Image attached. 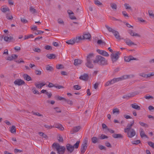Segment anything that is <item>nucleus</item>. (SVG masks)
<instances>
[{"label":"nucleus","instance_id":"53","mask_svg":"<svg viewBox=\"0 0 154 154\" xmlns=\"http://www.w3.org/2000/svg\"><path fill=\"white\" fill-rule=\"evenodd\" d=\"M45 94L47 95L48 98H50L52 95V94L51 92H48L47 91Z\"/></svg>","mask_w":154,"mask_h":154},{"label":"nucleus","instance_id":"57","mask_svg":"<svg viewBox=\"0 0 154 154\" xmlns=\"http://www.w3.org/2000/svg\"><path fill=\"white\" fill-rule=\"evenodd\" d=\"M124 6L125 8L126 9H129L131 8V7L130 5L128 4H124Z\"/></svg>","mask_w":154,"mask_h":154},{"label":"nucleus","instance_id":"55","mask_svg":"<svg viewBox=\"0 0 154 154\" xmlns=\"http://www.w3.org/2000/svg\"><path fill=\"white\" fill-rule=\"evenodd\" d=\"M32 90L34 94H40L39 92L38 91H36L35 88H33V89H32Z\"/></svg>","mask_w":154,"mask_h":154},{"label":"nucleus","instance_id":"58","mask_svg":"<svg viewBox=\"0 0 154 154\" xmlns=\"http://www.w3.org/2000/svg\"><path fill=\"white\" fill-rule=\"evenodd\" d=\"M33 51L36 52H37L38 53H39L41 52V50L39 48H35L33 49Z\"/></svg>","mask_w":154,"mask_h":154},{"label":"nucleus","instance_id":"31","mask_svg":"<svg viewBox=\"0 0 154 154\" xmlns=\"http://www.w3.org/2000/svg\"><path fill=\"white\" fill-rule=\"evenodd\" d=\"M130 35L132 36L139 37L140 35L138 33L133 32V31H131L129 32Z\"/></svg>","mask_w":154,"mask_h":154},{"label":"nucleus","instance_id":"36","mask_svg":"<svg viewBox=\"0 0 154 154\" xmlns=\"http://www.w3.org/2000/svg\"><path fill=\"white\" fill-rule=\"evenodd\" d=\"M110 6L112 9L116 10L117 8L116 5L114 3H110Z\"/></svg>","mask_w":154,"mask_h":154},{"label":"nucleus","instance_id":"40","mask_svg":"<svg viewBox=\"0 0 154 154\" xmlns=\"http://www.w3.org/2000/svg\"><path fill=\"white\" fill-rule=\"evenodd\" d=\"M64 128L60 124H58V130L63 131L64 130Z\"/></svg>","mask_w":154,"mask_h":154},{"label":"nucleus","instance_id":"29","mask_svg":"<svg viewBox=\"0 0 154 154\" xmlns=\"http://www.w3.org/2000/svg\"><path fill=\"white\" fill-rule=\"evenodd\" d=\"M13 37H12L11 36L8 37L5 36L4 38V40L6 42L10 41L11 40L13 39Z\"/></svg>","mask_w":154,"mask_h":154},{"label":"nucleus","instance_id":"9","mask_svg":"<svg viewBox=\"0 0 154 154\" xmlns=\"http://www.w3.org/2000/svg\"><path fill=\"white\" fill-rule=\"evenodd\" d=\"M14 83L16 85H24L25 82L21 79H17L14 81Z\"/></svg>","mask_w":154,"mask_h":154},{"label":"nucleus","instance_id":"2","mask_svg":"<svg viewBox=\"0 0 154 154\" xmlns=\"http://www.w3.org/2000/svg\"><path fill=\"white\" fill-rule=\"evenodd\" d=\"M106 27L109 32H112V33L115 37L118 40H120L123 39L121 38L119 35V33L118 31L108 26H106Z\"/></svg>","mask_w":154,"mask_h":154},{"label":"nucleus","instance_id":"46","mask_svg":"<svg viewBox=\"0 0 154 154\" xmlns=\"http://www.w3.org/2000/svg\"><path fill=\"white\" fill-rule=\"evenodd\" d=\"M97 43L99 45H105V43L101 40H98L97 42Z\"/></svg>","mask_w":154,"mask_h":154},{"label":"nucleus","instance_id":"33","mask_svg":"<svg viewBox=\"0 0 154 154\" xmlns=\"http://www.w3.org/2000/svg\"><path fill=\"white\" fill-rule=\"evenodd\" d=\"M34 37L33 35L31 34L28 35H25L24 40H25L30 38H33Z\"/></svg>","mask_w":154,"mask_h":154},{"label":"nucleus","instance_id":"24","mask_svg":"<svg viewBox=\"0 0 154 154\" xmlns=\"http://www.w3.org/2000/svg\"><path fill=\"white\" fill-rule=\"evenodd\" d=\"M53 149L54 150H56L58 152V143H54L52 145Z\"/></svg>","mask_w":154,"mask_h":154},{"label":"nucleus","instance_id":"15","mask_svg":"<svg viewBox=\"0 0 154 154\" xmlns=\"http://www.w3.org/2000/svg\"><path fill=\"white\" fill-rule=\"evenodd\" d=\"M66 148L68 151L70 152H72L74 149V146L69 144L66 145Z\"/></svg>","mask_w":154,"mask_h":154},{"label":"nucleus","instance_id":"22","mask_svg":"<svg viewBox=\"0 0 154 154\" xmlns=\"http://www.w3.org/2000/svg\"><path fill=\"white\" fill-rule=\"evenodd\" d=\"M45 84H44L43 83H41L39 84H37L36 83H35V85L36 87L38 88H42L43 86L45 85Z\"/></svg>","mask_w":154,"mask_h":154},{"label":"nucleus","instance_id":"37","mask_svg":"<svg viewBox=\"0 0 154 154\" xmlns=\"http://www.w3.org/2000/svg\"><path fill=\"white\" fill-rule=\"evenodd\" d=\"M29 11L32 14H34L36 12V10L33 8V7L31 6L30 7Z\"/></svg>","mask_w":154,"mask_h":154},{"label":"nucleus","instance_id":"23","mask_svg":"<svg viewBox=\"0 0 154 154\" xmlns=\"http://www.w3.org/2000/svg\"><path fill=\"white\" fill-rule=\"evenodd\" d=\"M66 43L68 44L73 45L75 43V38H73L70 40H68L66 42Z\"/></svg>","mask_w":154,"mask_h":154},{"label":"nucleus","instance_id":"61","mask_svg":"<svg viewBox=\"0 0 154 154\" xmlns=\"http://www.w3.org/2000/svg\"><path fill=\"white\" fill-rule=\"evenodd\" d=\"M14 152L15 153H17L18 152H22L23 151L21 150H19L17 149H15L14 150Z\"/></svg>","mask_w":154,"mask_h":154},{"label":"nucleus","instance_id":"30","mask_svg":"<svg viewBox=\"0 0 154 154\" xmlns=\"http://www.w3.org/2000/svg\"><path fill=\"white\" fill-rule=\"evenodd\" d=\"M1 11L3 13H5L7 11H10L8 7H6L5 8H2V7L1 8Z\"/></svg>","mask_w":154,"mask_h":154},{"label":"nucleus","instance_id":"54","mask_svg":"<svg viewBox=\"0 0 154 154\" xmlns=\"http://www.w3.org/2000/svg\"><path fill=\"white\" fill-rule=\"evenodd\" d=\"M107 138V137L104 134L101 135L99 137L100 139H104L105 138Z\"/></svg>","mask_w":154,"mask_h":154},{"label":"nucleus","instance_id":"41","mask_svg":"<svg viewBox=\"0 0 154 154\" xmlns=\"http://www.w3.org/2000/svg\"><path fill=\"white\" fill-rule=\"evenodd\" d=\"M131 95L130 94H128L125 95L123 97V98H125L127 99H128L131 96Z\"/></svg>","mask_w":154,"mask_h":154},{"label":"nucleus","instance_id":"64","mask_svg":"<svg viewBox=\"0 0 154 154\" xmlns=\"http://www.w3.org/2000/svg\"><path fill=\"white\" fill-rule=\"evenodd\" d=\"M124 117L126 119H131V117L130 116L126 115H124Z\"/></svg>","mask_w":154,"mask_h":154},{"label":"nucleus","instance_id":"5","mask_svg":"<svg viewBox=\"0 0 154 154\" xmlns=\"http://www.w3.org/2000/svg\"><path fill=\"white\" fill-rule=\"evenodd\" d=\"M93 57V54H89L87 57V63H86V65L89 68H91L93 67V65L92 63Z\"/></svg>","mask_w":154,"mask_h":154},{"label":"nucleus","instance_id":"1","mask_svg":"<svg viewBox=\"0 0 154 154\" xmlns=\"http://www.w3.org/2000/svg\"><path fill=\"white\" fill-rule=\"evenodd\" d=\"M134 121L133 120L131 122V124H128L126 127L124 129L125 132L127 133L128 136L129 138H132L136 134L135 130L134 129L131 128V127L134 125Z\"/></svg>","mask_w":154,"mask_h":154},{"label":"nucleus","instance_id":"38","mask_svg":"<svg viewBox=\"0 0 154 154\" xmlns=\"http://www.w3.org/2000/svg\"><path fill=\"white\" fill-rule=\"evenodd\" d=\"M140 140L132 141L131 142L132 144L135 145H137L138 144L140 143Z\"/></svg>","mask_w":154,"mask_h":154},{"label":"nucleus","instance_id":"44","mask_svg":"<svg viewBox=\"0 0 154 154\" xmlns=\"http://www.w3.org/2000/svg\"><path fill=\"white\" fill-rule=\"evenodd\" d=\"M35 73L38 75H40L42 74V72L39 70H36L35 71Z\"/></svg>","mask_w":154,"mask_h":154},{"label":"nucleus","instance_id":"20","mask_svg":"<svg viewBox=\"0 0 154 154\" xmlns=\"http://www.w3.org/2000/svg\"><path fill=\"white\" fill-rule=\"evenodd\" d=\"M23 77L24 79L27 81H29L31 80V77L27 74H24L23 75Z\"/></svg>","mask_w":154,"mask_h":154},{"label":"nucleus","instance_id":"39","mask_svg":"<svg viewBox=\"0 0 154 154\" xmlns=\"http://www.w3.org/2000/svg\"><path fill=\"white\" fill-rule=\"evenodd\" d=\"M63 140V137L60 135L58 134V142L62 143Z\"/></svg>","mask_w":154,"mask_h":154},{"label":"nucleus","instance_id":"59","mask_svg":"<svg viewBox=\"0 0 154 154\" xmlns=\"http://www.w3.org/2000/svg\"><path fill=\"white\" fill-rule=\"evenodd\" d=\"M44 32V31H42L41 30H37V32H35V34L36 35H38L39 34H41L42 33H43Z\"/></svg>","mask_w":154,"mask_h":154},{"label":"nucleus","instance_id":"11","mask_svg":"<svg viewBox=\"0 0 154 154\" xmlns=\"http://www.w3.org/2000/svg\"><path fill=\"white\" fill-rule=\"evenodd\" d=\"M97 52L100 54H101L104 56L106 57H108L109 56V54L108 53L105 51L103 50H97Z\"/></svg>","mask_w":154,"mask_h":154},{"label":"nucleus","instance_id":"25","mask_svg":"<svg viewBox=\"0 0 154 154\" xmlns=\"http://www.w3.org/2000/svg\"><path fill=\"white\" fill-rule=\"evenodd\" d=\"M140 135L142 138H147V137L145 134L144 132L143 129H141L140 132Z\"/></svg>","mask_w":154,"mask_h":154},{"label":"nucleus","instance_id":"48","mask_svg":"<svg viewBox=\"0 0 154 154\" xmlns=\"http://www.w3.org/2000/svg\"><path fill=\"white\" fill-rule=\"evenodd\" d=\"M46 102L48 104H50L52 105H53L54 104L55 102L53 100H47L46 101Z\"/></svg>","mask_w":154,"mask_h":154},{"label":"nucleus","instance_id":"45","mask_svg":"<svg viewBox=\"0 0 154 154\" xmlns=\"http://www.w3.org/2000/svg\"><path fill=\"white\" fill-rule=\"evenodd\" d=\"M79 143L80 141H77L76 143L73 146H74V148H77L79 146Z\"/></svg>","mask_w":154,"mask_h":154},{"label":"nucleus","instance_id":"6","mask_svg":"<svg viewBox=\"0 0 154 154\" xmlns=\"http://www.w3.org/2000/svg\"><path fill=\"white\" fill-rule=\"evenodd\" d=\"M128 78L127 75L123 76L122 77L114 78L111 80L110 81H109L107 82L105 84L106 86H109L111 84H113L116 82L119 81L123 80Z\"/></svg>","mask_w":154,"mask_h":154},{"label":"nucleus","instance_id":"35","mask_svg":"<svg viewBox=\"0 0 154 154\" xmlns=\"http://www.w3.org/2000/svg\"><path fill=\"white\" fill-rule=\"evenodd\" d=\"M91 140L93 143H95L97 142L98 139L96 137H93L91 138Z\"/></svg>","mask_w":154,"mask_h":154},{"label":"nucleus","instance_id":"51","mask_svg":"<svg viewBox=\"0 0 154 154\" xmlns=\"http://www.w3.org/2000/svg\"><path fill=\"white\" fill-rule=\"evenodd\" d=\"M52 69V67L49 65H47L46 67V69L47 71H51Z\"/></svg>","mask_w":154,"mask_h":154},{"label":"nucleus","instance_id":"47","mask_svg":"<svg viewBox=\"0 0 154 154\" xmlns=\"http://www.w3.org/2000/svg\"><path fill=\"white\" fill-rule=\"evenodd\" d=\"M6 17L7 19L8 20H12L13 18V17L12 15H10L8 14H6Z\"/></svg>","mask_w":154,"mask_h":154},{"label":"nucleus","instance_id":"62","mask_svg":"<svg viewBox=\"0 0 154 154\" xmlns=\"http://www.w3.org/2000/svg\"><path fill=\"white\" fill-rule=\"evenodd\" d=\"M21 21L23 23H26L28 22L26 20L22 18H21Z\"/></svg>","mask_w":154,"mask_h":154},{"label":"nucleus","instance_id":"60","mask_svg":"<svg viewBox=\"0 0 154 154\" xmlns=\"http://www.w3.org/2000/svg\"><path fill=\"white\" fill-rule=\"evenodd\" d=\"M148 144L150 146H151L152 147L154 148V143H153L152 142H148Z\"/></svg>","mask_w":154,"mask_h":154},{"label":"nucleus","instance_id":"10","mask_svg":"<svg viewBox=\"0 0 154 154\" xmlns=\"http://www.w3.org/2000/svg\"><path fill=\"white\" fill-rule=\"evenodd\" d=\"M65 150V148L64 146H61L58 145V153L63 154L64 153Z\"/></svg>","mask_w":154,"mask_h":154},{"label":"nucleus","instance_id":"42","mask_svg":"<svg viewBox=\"0 0 154 154\" xmlns=\"http://www.w3.org/2000/svg\"><path fill=\"white\" fill-rule=\"evenodd\" d=\"M80 128L79 126L75 127L73 128V130L74 132H77L80 130Z\"/></svg>","mask_w":154,"mask_h":154},{"label":"nucleus","instance_id":"8","mask_svg":"<svg viewBox=\"0 0 154 154\" xmlns=\"http://www.w3.org/2000/svg\"><path fill=\"white\" fill-rule=\"evenodd\" d=\"M111 57L112 61L114 62L116 61L119 58V53H112L111 55Z\"/></svg>","mask_w":154,"mask_h":154},{"label":"nucleus","instance_id":"12","mask_svg":"<svg viewBox=\"0 0 154 154\" xmlns=\"http://www.w3.org/2000/svg\"><path fill=\"white\" fill-rule=\"evenodd\" d=\"M124 60L125 61L129 62L131 60H136V59L133 57L131 56H129L127 57H124Z\"/></svg>","mask_w":154,"mask_h":154},{"label":"nucleus","instance_id":"16","mask_svg":"<svg viewBox=\"0 0 154 154\" xmlns=\"http://www.w3.org/2000/svg\"><path fill=\"white\" fill-rule=\"evenodd\" d=\"M126 43L129 46L134 45V43L129 39L126 38L124 40Z\"/></svg>","mask_w":154,"mask_h":154},{"label":"nucleus","instance_id":"56","mask_svg":"<svg viewBox=\"0 0 154 154\" xmlns=\"http://www.w3.org/2000/svg\"><path fill=\"white\" fill-rule=\"evenodd\" d=\"M74 88L76 90H79L81 89V87L78 85H75L74 86Z\"/></svg>","mask_w":154,"mask_h":154},{"label":"nucleus","instance_id":"26","mask_svg":"<svg viewBox=\"0 0 154 154\" xmlns=\"http://www.w3.org/2000/svg\"><path fill=\"white\" fill-rule=\"evenodd\" d=\"M82 63V61L80 60L75 59L74 60V64L75 66H77L81 64Z\"/></svg>","mask_w":154,"mask_h":154},{"label":"nucleus","instance_id":"50","mask_svg":"<svg viewBox=\"0 0 154 154\" xmlns=\"http://www.w3.org/2000/svg\"><path fill=\"white\" fill-rule=\"evenodd\" d=\"M45 48L47 50H51L52 49V47L49 45H46L45 47Z\"/></svg>","mask_w":154,"mask_h":154},{"label":"nucleus","instance_id":"18","mask_svg":"<svg viewBox=\"0 0 154 154\" xmlns=\"http://www.w3.org/2000/svg\"><path fill=\"white\" fill-rule=\"evenodd\" d=\"M132 107L134 109L140 110V107L137 105L136 103H134L131 104Z\"/></svg>","mask_w":154,"mask_h":154},{"label":"nucleus","instance_id":"13","mask_svg":"<svg viewBox=\"0 0 154 154\" xmlns=\"http://www.w3.org/2000/svg\"><path fill=\"white\" fill-rule=\"evenodd\" d=\"M83 39H89L91 38V35L89 33H85L83 34V36H82Z\"/></svg>","mask_w":154,"mask_h":154},{"label":"nucleus","instance_id":"63","mask_svg":"<svg viewBox=\"0 0 154 154\" xmlns=\"http://www.w3.org/2000/svg\"><path fill=\"white\" fill-rule=\"evenodd\" d=\"M9 4L10 5H14V2L12 0H8Z\"/></svg>","mask_w":154,"mask_h":154},{"label":"nucleus","instance_id":"7","mask_svg":"<svg viewBox=\"0 0 154 154\" xmlns=\"http://www.w3.org/2000/svg\"><path fill=\"white\" fill-rule=\"evenodd\" d=\"M128 78L127 75L123 76L122 77L114 78L111 80L110 81H109L107 82L105 84L106 86H109L111 84H113L116 82L119 81L123 80Z\"/></svg>","mask_w":154,"mask_h":154},{"label":"nucleus","instance_id":"27","mask_svg":"<svg viewBox=\"0 0 154 154\" xmlns=\"http://www.w3.org/2000/svg\"><path fill=\"white\" fill-rule=\"evenodd\" d=\"M153 75H154V72H152L149 73L147 75L143 74L142 75V76L145 78H147Z\"/></svg>","mask_w":154,"mask_h":154},{"label":"nucleus","instance_id":"49","mask_svg":"<svg viewBox=\"0 0 154 154\" xmlns=\"http://www.w3.org/2000/svg\"><path fill=\"white\" fill-rule=\"evenodd\" d=\"M113 113L118 114L119 113V110L118 109L116 108L113 110Z\"/></svg>","mask_w":154,"mask_h":154},{"label":"nucleus","instance_id":"43","mask_svg":"<svg viewBox=\"0 0 154 154\" xmlns=\"http://www.w3.org/2000/svg\"><path fill=\"white\" fill-rule=\"evenodd\" d=\"M38 134L40 136H42L43 137L45 138H46L47 137V135L45 134L43 132H39Z\"/></svg>","mask_w":154,"mask_h":154},{"label":"nucleus","instance_id":"17","mask_svg":"<svg viewBox=\"0 0 154 154\" xmlns=\"http://www.w3.org/2000/svg\"><path fill=\"white\" fill-rule=\"evenodd\" d=\"M88 78V76L87 74H85L81 75L79 78L80 79L83 80L85 81L87 80Z\"/></svg>","mask_w":154,"mask_h":154},{"label":"nucleus","instance_id":"19","mask_svg":"<svg viewBox=\"0 0 154 154\" xmlns=\"http://www.w3.org/2000/svg\"><path fill=\"white\" fill-rule=\"evenodd\" d=\"M83 39L82 36H77L75 38V43H78Z\"/></svg>","mask_w":154,"mask_h":154},{"label":"nucleus","instance_id":"3","mask_svg":"<svg viewBox=\"0 0 154 154\" xmlns=\"http://www.w3.org/2000/svg\"><path fill=\"white\" fill-rule=\"evenodd\" d=\"M106 27L109 32H112V33L115 37L118 40H120L123 39L121 38L119 35V33L118 31L108 26H106Z\"/></svg>","mask_w":154,"mask_h":154},{"label":"nucleus","instance_id":"28","mask_svg":"<svg viewBox=\"0 0 154 154\" xmlns=\"http://www.w3.org/2000/svg\"><path fill=\"white\" fill-rule=\"evenodd\" d=\"M94 3L95 4L100 7H102V3L98 0H94Z\"/></svg>","mask_w":154,"mask_h":154},{"label":"nucleus","instance_id":"21","mask_svg":"<svg viewBox=\"0 0 154 154\" xmlns=\"http://www.w3.org/2000/svg\"><path fill=\"white\" fill-rule=\"evenodd\" d=\"M46 56L48 58L50 59H53L56 57L55 55L54 54H48Z\"/></svg>","mask_w":154,"mask_h":154},{"label":"nucleus","instance_id":"32","mask_svg":"<svg viewBox=\"0 0 154 154\" xmlns=\"http://www.w3.org/2000/svg\"><path fill=\"white\" fill-rule=\"evenodd\" d=\"M10 131L11 133H15L16 132V128L14 125H13L10 128Z\"/></svg>","mask_w":154,"mask_h":154},{"label":"nucleus","instance_id":"4","mask_svg":"<svg viewBox=\"0 0 154 154\" xmlns=\"http://www.w3.org/2000/svg\"><path fill=\"white\" fill-rule=\"evenodd\" d=\"M94 62V63H98L103 65L107 64V60L104 57L100 56H97Z\"/></svg>","mask_w":154,"mask_h":154},{"label":"nucleus","instance_id":"52","mask_svg":"<svg viewBox=\"0 0 154 154\" xmlns=\"http://www.w3.org/2000/svg\"><path fill=\"white\" fill-rule=\"evenodd\" d=\"M148 12L150 16L152 17H154V15L152 10H149Z\"/></svg>","mask_w":154,"mask_h":154},{"label":"nucleus","instance_id":"14","mask_svg":"<svg viewBox=\"0 0 154 154\" xmlns=\"http://www.w3.org/2000/svg\"><path fill=\"white\" fill-rule=\"evenodd\" d=\"M87 146V143H85L82 145V148L81 149V152L84 153L85 151Z\"/></svg>","mask_w":154,"mask_h":154},{"label":"nucleus","instance_id":"34","mask_svg":"<svg viewBox=\"0 0 154 154\" xmlns=\"http://www.w3.org/2000/svg\"><path fill=\"white\" fill-rule=\"evenodd\" d=\"M112 137L114 138H121L122 137L121 134H113Z\"/></svg>","mask_w":154,"mask_h":154}]
</instances>
